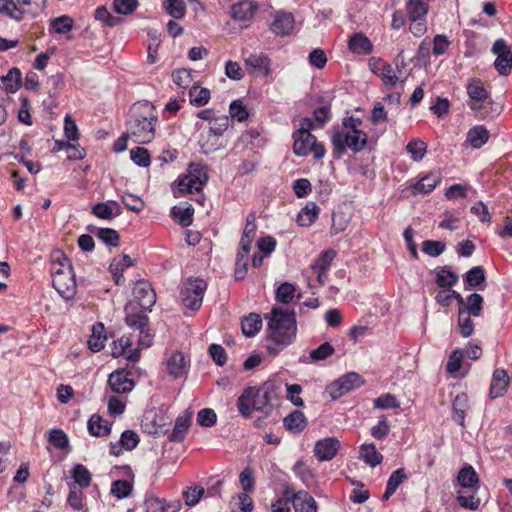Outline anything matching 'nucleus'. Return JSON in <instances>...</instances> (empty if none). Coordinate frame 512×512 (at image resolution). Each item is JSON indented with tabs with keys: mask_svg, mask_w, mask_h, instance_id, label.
Segmentation results:
<instances>
[{
	"mask_svg": "<svg viewBox=\"0 0 512 512\" xmlns=\"http://www.w3.org/2000/svg\"><path fill=\"white\" fill-rule=\"evenodd\" d=\"M158 116L154 105L149 101L134 103L126 119V136L137 144H148L155 138Z\"/></svg>",
	"mask_w": 512,
	"mask_h": 512,
	"instance_id": "1",
	"label": "nucleus"
},
{
	"mask_svg": "<svg viewBox=\"0 0 512 512\" xmlns=\"http://www.w3.org/2000/svg\"><path fill=\"white\" fill-rule=\"evenodd\" d=\"M297 324L294 310L286 311L279 307L271 310L268 321L267 351L276 356L296 338Z\"/></svg>",
	"mask_w": 512,
	"mask_h": 512,
	"instance_id": "2",
	"label": "nucleus"
},
{
	"mask_svg": "<svg viewBox=\"0 0 512 512\" xmlns=\"http://www.w3.org/2000/svg\"><path fill=\"white\" fill-rule=\"evenodd\" d=\"M273 396L272 386L264 384L261 388L248 387L237 400L239 413L245 417H250L253 411L268 412L271 406Z\"/></svg>",
	"mask_w": 512,
	"mask_h": 512,
	"instance_id": "3",
	"label": "nucleus"
},
{
	"mask_svg": "<svg viewBox=\"0 0 512 512\" xmlns=\"http://www.w3.org/2000/svg\"><path fill=\"white\" fill-rule=\"evenodd\" d=\"M51 275L53 287L63 299L70 300L76 295L75 274L67 257L52 262Z\"/></svg>",
	"mask_w": 512,
	"mask_h": 512,
	"instance_id": "4",
	"label": "nucleus"
},
{
	"mask_svg": "<svg viewBox=\"0 0 512 512\" xmlns=\"http://www.w3.org/2000/svg\"><path fill=\"white\" fill-rule=\"evenodd\" d=\"M331 142L334 150L338 152L339 155H342L346 149H350L354 153H359L366 147L368 135L364 131H337L332 135Z\"/></svg>",
	"mask_w": 512,
	"mask_h": 512,
	"instance_id": "5",
	"label": "nucleus"
},
{
	"mask_svg": "<svg viewBox=\"0 0 512 512\" xmlns=\"http://www.w3.org/2000/svg\"><path fill=\"white\" fill-rule=\"evenodd\" d=\"M314 127V122L309 117L300 120L299 128L293 133V151L297 156H307L311 152V146L316 136L310 131Z\"/></svg>",
	"mask_w": 512,
	"mask_h": 512,
	"instance_id": "6",
	"label": "nucleus"
},
{
	"mask_svg": "<svg viewBox=\"0 0 512 512\" xmlns=\"http://www.w3.org/2000/svg\"><path fill=\"white\" fill-rule=\"evenodd\" d=\"M207 284L202 279L189 280L181 290L183 305L191 310H198L201 307L204 292Z\"/></svg>",
	"mask_w": 512,
	"mask_h": 512,
	"instance_id": "7",
	"label": "nucleus"
},
{
	"mask_svg": "<svg viewBox=\"0 0 512 512\" xmlns=\"http://www.w3.org/2000/svg\"><path fill=\"white\" fill-rule=\"evenodd\" d=\"M126 324L138 330V345L141 348H147L152 345V335L150 334L149 318L144 313H127L125 317Z\"/></svg>",
	"mask_w": 512,
	"mask_h": 512,
	"instance_id": "8",
	"label": "nucleus"
},
{
	"mask_svg": "<svg viewBox=\"0 0 512 512\" xmlns=\"http://www.w3.org/2000/svg\"><path fill=\"white\" fill-rule=\"evenodd\" d=\"M364 381L362 377L356 372H350L336 381H334L328 387V391L332 397V399H338L343 395L361 387Z\"/></svg>",
	"mask_w": 512,
	"mask_h": 512,
	"instance_id": "9",
	"label": "nucleus"
},
{
	"mask_svg": "<svg viewBox=\"0 0 512 512\" xmlns=\"http://www.w3.org/2000/svg\"><path fill=\"white\" fill-rule=\"evenodd\" d=\"M492 52L497 55L494 66L500 75L507 76L512 69V51L503 39H497L492 47Z\"/></svg>",
	"mask_w": 512,
	"mask_h": 512,
	"instance_id": "10",
	"label": "nucleus"
},
{
	"mask_svg": "<svg viewBox=\"0 0 512 512\" xmlns=\"http://www.w3.org/2000/svg\"><path fill=\"white\" fill-rule=\"evenodd\" d=\"M133 295L141 309L150 311L156 303V293L151 284L140 280L133 288Z\"/></svg>",
	"mask_w": 512,
	"mask_h": 512,
	"instance_id": "11",
	"label": "nucleus"
},
{
	"mask_svg": "<svg viewBox=\"0 0 512 512\" xmlns=\"http://www.w3.org/2000/svg\"><path fill=\"white\" fill-rule=\"evenodd\" d=\"M257 9L258 5L255 1L241 0L231 6L230 16L234 21L248 23L254 18Z\"/></svg>",
	"mask_w": 512,
	"mask_h": 512,
	"instance_id": "12",
	"label": "nucleus"
},
{
	"mask_svg": "<svg viewBox=\"0 0 512 512\" xmlns=\"http://www.w3.org/2000/svg\"><path fill=\"white\" fill-rule=\"evenodd\" d=\"M340 448V442L334 437L318 440L314 446V455L319 461L333 459Z\"/></svg>",
	"mask_w": 512,
	"mask_h": 512,
	"instance_id": "13",
	"label": "nucleus"
},
{
	"mask_svg": "<svg viewBox=\"0 0 512 512\" xmlns=\"http://www.w3.org/2000/svg\"><path fill=\"white\" fill-rule=\"evenodd\" d=\"M509 383L510 377L506 370H494L489 389V397L491 399L502 397L506 393Z\"/></svg>",
	"mask_w": 512,
	"mask_h": 512,
	"instance_id": "14",
	"label": "nucleus"
},
{
	"mask_svg": "<svg viewBox=\"0 0 512 512\" xmlns=\"http://www.w3.org/2000/svg\"><path fill=\"white\" fill-rule=\"evenodd\" d=\"M182 508L180 501L167 502L158 497H149L144 501L145 512H179Z\"/></svg>",
	"mask_w": 512,
	"mask_h": 512,
	"instance_id": "15",
	"label": "nucleus"
},
{
	"mask_svg": "<svg viewBox=\"0 0 512 512\" xmlns=\"http://www.w3.org/2000/svg\"><path fill=\"white\" fill-rule=\"evenodd\" d=\"M109 385L113 392L124 394L130 392L134 387V382L128 377L124 370H117L109 375Z\"/></svg>",
	"mask_w": 512,
	"mask_h": 512,
	"instance_id": "16",
	"label": "nucleus"
},
{
	"mask_svg": "<svg viewBox=\"0 0 512 512\" xmlns=\"http://www.w3.org/2000/svg\"><path fill=\"white\" fill-rule=\"evenodd\" d=\"M294 23L295 21L292 13L277 12L270 29L278 36H286L294 29Z\"/></svg>",
	"mask_w": 512,
	"mask_h": 512,
	"instance_id": "17",
	"label": "nucleus"
},
{
	"mask_svg": "<svg viewBox=\"0 0 512 512\" xmlns=\"http://www.w3.org/2000/svg\"><path fill=\"white\" fill-rule=\"evenodd\" d=\"M168 374L180 378L187 373V362L182 352L175 351L166 360Z\"/></svg>",
	"mask_w": 512,
	"mask_h": 512,
	"instance_id": "18",
	"label": "nucleus"
},
{
	"mask_svg": "<svg viewBox=\"0 0 512 512\" xmlns=\"http://www.w3.org/2000/svg\"><path fill=\"white\" fill-rule=\"evenodd\" d=\"M441 176L439 173H429L421 178L416 183L412 184L409 189L413 195L428 194L432 192L435 187L440 183Z\"/></svg>",
	"mask_w": 512,
	"mask_h": 512,
	"instance_id": "19",
	"label": "nucleus"
},
{
	"mask_svg": "<svg viewBox=\"0 0 512 512\" xmlns=\"http://www.w3.org/2000/svg\"><path fill=\"white\" fill-rule=\"evenodd\" d=\"M348 48L354 54L369 55L373 51V44L366 35L359 32L350 37Z\"/></svg>",
	"mask_w": 512,
	"mask_h": 512,
	"instance_id": "20",
	"label": "nucleus"
},
{
	"mask_svg": "<svg viewBox=\"0 0 512 512\" xmlns=\"http://www.w3.org/2000/svg\"><path fill=\"white\" fill-rule=\"evenodd\" d=\"M245 65L265 77L269 76L271 73V60L263 53L250 54L245 59Z\"/></svg>",
	"mask_w": 512,
	"mask_h": 512,
	"instance_id": "21",
	"label": "nucleus"
},
{
	"mask_svg": "<svg viewBox=\"0 0 512 512\" xmlns=\"http://www.w3.org/2000/svg\"><path fill=\"white\" fill-rule=\"evenodd\" d=\"M295 512H317V504L314 498L306 491L291 493Z\"/></svg>",
	"mask_w": 512,
	"mask_h": 512,
	"instance_id": "22",
	"label": "nucleus"
},
{
	"mask_svg": "<svg viewBox=\"0 0 512 512\" xmlns=\"http://www.w3.org/2000/svg\"><path fill=\"white\" fill-rule=\"evenodd\" d=\"M457 480L463 488L472 489L473 492L479 489V476L471 465H466L460 469Z\"/></svg>",
	"mask_w": 512,
	"mask_h": 512,
	"instance_id": "23",
	"label": "nucleus"
},
{
	"mask_svg": "<svg viewBox=\"0 0 512 512\" xmlns=\"http://www.w3.org/2000/svg\"><path fill=\"white\" fill-rule=\"evenodd\" d=\"M467 93L473 103L470 104L472 110H478L481 108L479 102H483L488 98V92L481 83L480 80H473L467 85Z\"/></svg>",
	"mask_w": 512,
	"mask_h": 512,
	"instance_id": "24",
	"label": "nucleus"
},
{
	"mask_svg": "<svg viewBox=\"0 0 512 512\" xmlns=\"http://www.w3.org/2000/svg\"><path fill=\"white\" fill-rule=\"evenodd\" d=\"M250 253V247H247V242H243V245H239V250L236 255L235 271L234 276L236 280H243L247 275L248 257Z\"/></svg>",
	"mask_w": 512,
	"mask_h": 512,
	"instance_id": "25",
	"label": "nucleus"
},
{
	"mask_svg": "<svg viewBox=\"0 0 512 512\" xmlns=\"http://www.w3.org/2000/svg\"><path fill=\"white\" fill-rule=\"evenodd\" d=\"M191 414L179 415L175 420L173 430L168 434V440L171 442H182L190 427Z\"/></svg>",
	"mask_w": 512,
	"mask_h": 512,
	"instance_id": "26",
	"label": "nucleus"
},
{
	"mask_svg": "<svg viewBox=\"0 0 512 512\" xmlns=\"http://www.w3.org/2000/svg\"><path fill=\"white\" fill-rule=\"evenodd\" d=\"M283 424L289 432L299 434L306 428L307 419L301 411L295 410L283 419Z\"/></svg>",
	"mask_w": 512,
	"mask_h": 512,
	"instance_id": "27",
	"label": "nucleus"
},
{
	"mask_svg": "<svg viewBox=\"0 0 512 512\" xmlns=\"http://www.w3.org/2000/svg\"><path fill=\"white\" fill-rule=\"evenodd\" d=\"M489 137L490 133L485 126L476 125L469 129L466 142L473 148L479 149L488 142Z\"/></svg>",
	"mask_w": 512,
	"mask_h": 512,
	"instance_id": "28",
	"label": "nucleus"
},
{
	"mask_svg": "<svg viewBox=\"0 0 512 512\" xmlns=\"http://www.w3.org/2000/svg\"><path fill=\"white\" fill-rule=\"evenodd\" d=\"M406 11L410 21L424 20L429 11L428 1L408 0L406 3Z\"/></svg>",
	"mask_w": 512,
	"mask_h": 512,
	"instance_id": "29",
	"label": "nucleus"
},
{
	"mask_svg": "<svg viewBox=\"0 0 512 512\" xmlns=\"http://www.w3.org/2000/svg\"><path fill=\"white\" fill-rule=\"evenodd\" d=\"M208 167L206 164L198 162L191 163L188 168V176L192 180V183L197 186V188L201 191L202 187L208 181Z\"/></svg>",
	"mask_w": 512,
	"mask_h": 512,
	"instance_id": "30",
	"label": "nucleus"
},
{
	"mask_svg": "<svg viewBox=\"0 0 512 512\" xmlns=\"http://www.w3.org/2000/svg\"><path fill=\"white\" fill-rule=\"evenodd\" d=\"M485 270L481 266H475L463 275L465 289H482L480 286L485 282Z\"/></svg>",
	"mask_w": 512,
	"mask_h": 512,
	"instance_id": "31",
	"label": "nucleus"
},
{
	"mask_svg": "<svg viewBox=\"0 0 512 512\" xmlns=\"http://www.w3.org/2000/svg\"><path fill=\"white\" fill-rule=\"evenodd\" d=\"M88 230L108 247H118L120 244V236L115 229L89 227Z\"/></svg>",
	"mask_w": 512,
	"mask_h": 512,
	"instance_id": "32",
	"label": "nucleus"
},
{
	"mask_svg": "<svg viewBox=\"0 0 512 512\" xmlns=\"http://www.w3.org/2000/svg\"><path fill=\"white\" fill-rule=\"evenodd\" d=\"M319 207L315 202H308L299 212L297 216V223L302 227L311 226L319 215Z\"/></svg>",
	"mask_w": 512,
	"mask_h": 512,
	"instance_id": "33",
	"label": "nucleus"
},
{
	"mask_svg": "<svg viewBox=\"0 0 512 512\" xmlns=\"http://www.w3.org/2000/svg\"><path fill=\"white\" fill-rule=\"evenodd\" d=\"M220 139V137L214 135L208 130L201 132L198 141L201 152L208 155L220 149L222 146Z\"/></svg>",
	"mask_w": 512,
	"mask_h": 512,
	"instance_id": "34",
	"label": "nucleus"
},
{
	"mask_svg": "<svg viewBox=\"0 0 512 512\" xmlns=\"http://www.w3.org/2000/svg\"><path fill=\"white\" fill-rule=\"evenodd\" d=\"M483 297L478 293H472L464 299L463 306L459 307V311H463L474 317H478L481 315L483 310Z\"/></svg>",
	"mask_w": 512,
	"mask_h": 512,
	"instance_id": "35",
	"label": "nucleus"
},
{
	"mask_svg": "<svg viewBox=\"0 0 512 512\" xmlns=\"http://www.w3.org/2000/svg\"><path fill=\"white\" fill-rule=\"evenodd\" d=\"M360 458L369 466L376 467L381 464L383 456L373 443H365L360 447Z\"/></svg>",
	"mask_w": 512,
	"mask_h": 512,
	"instance_id": "36",
	"label": "nucleus"
},
{
	"mask_svg": "<svg viewBox=\"0 0 512 512\" xmlns=\"http://www.w3.org/2000/svg\"><path fill=\"white\" fill-rule=\"evenodd\" d=\"M262 318L257 313H250L242 320V332L247 337L255 336L262 328Z\"/></svg>",
	"mask_w": 512,
	"mask_h": 512,
	"instance_id": "37",
	"label": "nucleus"
},
{
	"mask_svg": "<svg viewBox=\"0 0 512 512\" xmlns=\"http://www.w3.org/2000/svg\"><path fill=\"white\" fill-rule=\"evenodd\" d=\"M88 431L92 436H107L111 432V426L104 422L98 414H93L88 420Z\"/></svg>",
	"mask_w": 512,
	"mask_h": 512,
	"instance_id": "38",
	"label": "nucleus"
},
{
	"mask_svg": "<svg viewBox=\"0 0 512 512\" xmlns=\"http://www.w3.org/2000/svg\"><path fill=\"white\" fill-rule=\"evenodd\" d=\"M403 468L395 470L389 477L386 490L383 494V500H388L398 489V487L407 479Z\"/></svg>",
	"mask_w": 512,
	"mask_h": 512,
	"instance_id": "39",
	"label": "nucleus"
},
{
	"mask_svg": "<svg viewBox=\"0 0 512 512\" xmlns=\"http://www.w3.org/2000/svg\"><path fill=\"white\" fill-rule=\"evenodd\" d=\"M374 63H377L379 66H381L379 69V77L383 81L384 85L389 88L394 87L398 82V77L396 76L392 66L386 62H383L381 59L372 58L371 65Z\"/></svg>",
	"mask_w": 512,
	"mask_h": 512,
	"instance_id": "40",
	"label": "nucleus"
},
{
	"mask_svg": "<svg viewBox=\"0 0 512 512\" xmlns=\"http://www.w3.org/2000/svg\"><path fill=\"white\" fill-rule=\"evenodd\" d=\"M458 274L447 267H439L436 271L435 282L440 288H450L458 282Z\"/></svg>",
	"mask_w": 512,
	"mask_h": 512,
	"instance_id": "41",
	"label": "nucleus"
},
{
	"mask_svg": "<svg viewBox=\"0 0 512 512\" xmlns=\"http://www.w3.org/2000/svg\"><path fill=\"white\" fill-rule=\"evenodd\" d=\"M104 326L102 323H98L93 326L92 335L89 337L87 344L91 351L99 352L105 346L106 336H102Z\"/></svg>",
	"mask_w": 512,
	"mask_h": 512,
	"instance_id": "42",
	"label": "nucleus"
},
{
	"mask_svg": "<svg viewBox=\"0 0 512 512\" xmlns=\"http://www.w3.org/2000/svg\"><path fill=\"white\" fill-rule=\"evenodd\" d=\"M72 477L74 479L72 485H78L81 489L89 487L92 481L90 471L82 464H76L73 467Z\"/></svg>",
	"mask_w": 512,
	"mask_h": 512,
	"instance_id": "43",
	"label": "nucleus"
},
{
	"mask_svg": "<svg viewBox=\"0 0 512 512\" xmlns=\"http://www.w3.org/2000/svg\"><path fill=\"white\" fill-rule=\"evenodd\" d=\"M193 213L194 209L192 205H188L186 207L174 206L171 209V215L175 219H177L178 223L182 227H188L193 222Z\"/></svg>",
	"mask_w": 512,
	"mask_h": 512,
	"instance_id": "44",
	"label": "nucleus"
},
{
	"mask_svg": "<svg viewBox=\"0 0 512 512\" xmlns=\"http://www.w3.org/2000/svg\"><path fill=\"white\" fill-rule=\"evenodd\" d=\"M17 4L20 8V11H23V15L25 13L30 14L32 16H37L40 14L45 6V0H16Z\"/></svg>",
	"mask_w": 512,
	"mask_h": 512,
	"instance_id": "45",
	"label": "nucleus"
},
{
	"mask_svg": "<svg viewBox=\"0 0 512 512\" xmlns=\"http://www.w3.org/2000/svg\"><path fill=\"white\" fill-rule=\"evenodd\" d=\"M164 9L174 19H182L186 13V4L183 0H165Z\"/></svg>",
	"mask_w": 512,
	"mask_h": 512,
	"instance_id": "46",
	"label": "nucleus"
},
{
	"mask_svg": "<svg viewBox=\"0 0 512 512\" xmlns=\"http://www.w3.org/2000/svg\"><path fill=\"white\" fill-rule=\"evenodd\" d=\"M2 80L6 86V90L10 93H15L20 88L21 72L18 68H12L6 76L2 77Z\"/></svg>",
	"mask_w": 512,
	"mask_h": 512,
	"instance_id": "47",
	"label": "nucleus"
},
{
	"mask_svg": "<svg viewBox=\"0 0 512 512\" xmlns=\"http://www.w3.org/2000/svg\"><path fill=\"white\" fill-rule=\"evenodd\" d=\"M190 103L193 106L201 107L206 105L210 100V90L207 88L198 89V87H193L189 92Z\"/></svg>",
	"mask_w": 512,
	"mask_h": 512,
	"instance_id": "48",
	"label": "nucleus"
},
{
	"mask_svg": "<svg viewBox=\"0 0 512 512\" xmlns=\"http://www.w3.org/2000/svg\"><path fill=\"white\" fill-rule=\"evenodd\" d=\"M334 352V347L330 343L325 342L316 349L310 351L309 360L310 362L322 361L332 356Z\"/></svg>",
	"mask_w": 512,
	"mask_h": 512,
	"instance_id": "49",
	"label": "nucleus"
},
{
	"mask_svg": "<svg viewBox=\"0 0 512 512\" xmlns=\"http://www.w3.org/2000/svg\"><path fill=\"white\" fill-rule=\"evenodd\" d=\"M296 288L293 284L284 282L276 290L275 298L278 302L288 304L295 295Z\"/></svg>",
	"mask_w": 512,
	"mask_h": 512,
	"instance_id": "50",
	"label": "nucleus"
},
{
	"mask_svg": "<svg viewBox=\"0 0 512 512\" xmlns=\"http://www.w3.org/2000/svg\"><path fill=\"white\" fill-rule=\"evenodd\" d=\"M17 5V1L0 0V12L6 14L12 19L20 21L23 19V11H20V8Z\"/></svg>",
	"mask_w": 512,
	"mask_h": 512,
	"instance_id": "51",
	"label": "nucleus"
},
{
	"mask_svg": "<svg viewBox=\"0 0 512 512\" xmlns=\"http://www.w3.org/2000/svg\"><path fill=\"white\" fill-rule=\"evenodd\" d=\"M471 316L468 313L458 310V327L460 334L467 338L473 334L474 331V323L471 320Z\"/></svg>",
	"mask_w": 512,
	"mask_h": 512,
	"instance_id": "52",
	"label": "nucleus"
},
{
	"mask_svg": "<svg viewBox=\"0 0 512 512\" xmlns=\"http://www.w3.org/2000/svg\"><path fill=\"white\" fill-rule=\"evenodd\" d=\"M407 152H409L414 161H420L426 154L427 144L419 139L411 140L406 146Z\"/></svg>",
	"mask_w": 512,
	"mask_h": 512,
	"instance_id": "53",
	"label": "nucleus"
},
{
	"mask_svg": "<svg viewBox=\"0 0 512 512\" xmlns=\"http://www.w3.org/2000/svg\"><path fill=\"white\" fill-rule=\"evenodd\" d=\"M95 18L109 27L118 26L123 21L122 18L112 15L104 6L96 9Z\"/></svg>",
	"mask_w": 512,
	"mask_h": 512,
	"instance_id": "54",
	"label": "nucleus"
},
{
	"mask_svg": "<svg viewBox=\"0 0 512 512\" xmlns=\"http://www.w3.org/2000/svg\"><path fill=\"white\" fill-rule=\"evenodd\" d=\"M74 21L71 17L63 15L51 21L52 29L58 34H65L73 28Z\"/></svg>",
	"mask_w": 512,
	"mask_h": 512,
	"instance_id": "55",
	"label": "nucleus"
},
{
	"mask_svg": "<svg viewBox=\"0 0 512 512\" xmlns=\"http://www.w3.org/2000/svg\"><path fill=\"white\" fill-rule=\"evenodd\" d=\"M241 488L246 493H251L255 489L254 471L250 467H246L239 475Z\"/></svg>",
	"mask_w": 512,
	"mask_h": 512,
	"instance_id": "56",
	"label": "nucleus"
},
{
	"mask_svg": "<svg viewBox=\"0 0 512 512\" xmlns=\"http://www.w3.org/2000/svg\"><path fill=\"white\" fill-rule=\"evenodd\" d=\"M373 404L374 408L377 409H396L400 407V403L397 398L390 393H386L377 397Z\"/></svg>",
	"mask_w": 512,
	"mask_h": 512,
	"instance_id": "57",
	"label": "nucleus"
},
{
	"mask_svg": "<svg viewBox=\"0 0 512 512\" xmlns=\"http://www.w3.org/2000/svg\"><path fill=\"white\" fill-rule=\"evenodd\" d=\"M335 252L333 250H327L323 252L312 265L313 270H320V272H327L334 259Z\"/></svg>",
	"mask_w": 512,
	"mask_h": 512,
	"instance_id": "58",
	"label": "nucleus"
},
{
	"mask_svg": "<svg viewBox=\"0 0 512 512\" xmlns=\"http://www.w3.org/2000/svg\"><path fill=\"white\" fill-rule=\"evenodd\" d=\"M229 126H230L229 117L226 115H223V116H218L217 118H215L214 121L210 123V126L207 130L221 138Z\"/></svg>",
	"mask_w": 512,
	"mask_h": 512,
	"instance_id": "59",
	"label": "nucleus"
},
{
	"mask_svg": "<svg viewBox=\"0 0 512 512\" xmlns=\"http://www.w3.org/2000/svg\"><path fill=\"white\" fill-rule=\"evenodd\" d=\"M229 114L233 119L239 122L245 121L248 116V110L241 100H234L229 107Z\"/></svg>",
	"mask_w": 512,
	"mask_h": 512,
	"instance_id": "60",
	"label": "nucleus"
},
{
	"mask_svg": "<svg viewBox=\"0 0 512 512\" xmlns=\"http://www.w3.org/2000/svg\"><path fill=\"white\" fill-rule=\"evenodd\" d=\"M130 156L132 161L141 167H148L151 159L147 149L143 147H136L131 149Z\"/></svg>",
	"mask_w": 512,
	"mask_h": 512,
	"instance_id": "61",
	"label": "nucleus"
},
{
	"mask_svg": "<svg viewBox=\"0 0 512 512\" xmlns=\"http://www.w3.org/2000/svg\"><path fill=\"white\" fill-rule=\"evenodd\" d=\"M204 493V488L199 485L189 487L187 490L183 491V497L185 499L186 505H196L201 499V497L204 495Z\"/></svg>",
	"mask_w": 512,
	"mask_h": 512,
	"instance_id": "62",
	"label": "nucleus"
},
{
	"mask_svg": "<svg viewBox=\"0 0 512 512\" xmlns=\"http://www.w3.org/2000/svg\"><path fill=\"white\" fill-rule=\"evenodd\" d=\"M464 353L461 349H455L451 352L446 364V370L450 374L458 372L462 366Z\"/></svg>",
	"mask_w": 512,
	"mask_h": 512,
	"instance_id": "63",
	"label": "nucleus"
},
{
	"mask_svg": "<svg viewBox=\"0 0 512 512\" xmlns=\"http://www.w3.org/2000/svg\"><path fill=\"white\" fill-rule=\"evenodd\" d=\"M132 491V485L127 480H116L112 483L111 493L118 499L126 498Z\"/></svg>",
	"mask_w": 512,
	"mask_h": 512,
	"instance_id": "64",
	"label": "nucleus"
}]
</instances>
